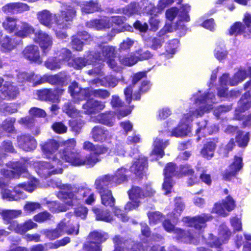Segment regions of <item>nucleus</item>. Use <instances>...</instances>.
Segmentation results:
<instances>
[{"label": "nucleus", "mask_w": 251, "mask_h": 251, "mask_svg": "<svg viewBox=\"0 0 251 251\" xmlns=\"http://www.w3.org/2000/svg\"><path fill=\"white\" fill-rule=\"evenodd\" d=\"M75 142L73 139L68 140L63 143V148L59 151L61 158L74 166L93 167L101 160L100 155L106 153L108 150V148L104 145H95L86 141L83 143V149L93 152L83 156L75 149Z\"/></svg>", "instance_id": "1"}, {"label": "nucleus", "mask_w": 251, "mask_h": 251, "mask_svg": "<svg viewBox=\"0 0 251 251\" xmlns=\"http://www.w3.org/2000/svg\"><path fill=\"white\" fill-rule=\"evenodd\" d=\"M57 197L63 201H66V204L72 207L75 204V201H84L88 205H91L95 201V194L88 188L79 187L75 192L59 191Z\"/></svg>", "instance_id": "2"}, {"label": "nucleus", "mask_w": 251, "mask_h": 251, "mask_svg": "<svg viewBox=\"0 0 251 251\" xmlns=\"http://www.w3.org/2000/svg\"><path fill=\"white\" fill-rule=\"evenodd\" d=\"M251 107V95L250 91L246 92L241 97L239 103L236 108L233 119L236 121H242L241 127L245 128L251 127V113L244 115L242 113Z\"/></svg>", "instance_id": "3"}, {"label": "nucleus", "mask_w": 251, "mask_h": 251, "mask_svg": "<svg viewBox=\"0 0 251 251\" xmlns=\"http://www.w3.org/2000/svg\"><path fill=\"white\" fill-rule=\"evenodd\" d=\"M154 191L151 189L148 190L143 189L141 187L131 185L128 190L127 194L130 201H128L125 206V209L127 211H130L137 208L140 204V199H144L153 195Z\"/></svg>", "instance_id": "4"}, {"label": "nucleus", "mask_w": 251, "mask_h": 251, "mask_svg": "<svg viewBox=\"0 0 251 251\" xmlns=\"http://www.w3.org/2000/svg\"><path fill=\"white\" fill-rule=\"evenodd\" d=\"M49 161H42L38 163L37 173L41 177H47L52 175L61 174L63 172V162L58 158L48 159Z\"/></svg>", "instance_id": "5"}, {"label": "nucleus", "mask_w": 251, "mask_h": 251, "mask_svg": "<svg viewBox=\"0 0 251 251\" xmlns=\"http://www.w3.org/2000/svg\"><path fill=\"white\" fill-rule=\"evenodd\" d=\"M243 167V157L234 155L232 162L221 175L223 179L226 181H232L234 179H237L238 175Z\"/></svg>", "instance_id": "6"}, {"label": "nucleus", "mask_w": 251, "mask_h": 251, "mask_svg": "<svg viewBox=\"0 0 251 251\" xmlns=\"http://www.w3.org/2000/svg\"><path fill=\"white\" fill-rule=\"evenodd\" d=\"M65 92L64 88L57 86L54 88H44L38 90L37 91V95L38 99L40 100L58 103Z\"/></svg>", "instance_id": "7"}, {"label": "nucleus", "mask_w": 251, "mask_h": 251, "mask_svg": "<svg viewBox=\"0 0 251 251\" xmlns=\"http://www.w3.org/2000/svg\"><path fill=\"white\" fill-rule=\"evenodd\" d=\"M26 33L27 37L32 38L33 41L39 45L42 54L47 55L51 50L52 46V40L46 32H24Z\"/></svg>", "instance_id": "8"}, {"label": "nucleus", "mask_w": 251, "mask_h": 251, "mask_svg": "<svg viewBox=\"0 0 251 251\" xmlns=\"http://www.w3.org/2000/svg\"><path fill=\"white\" fill-rule=\"evenodd\" d=\"M26 37H27V35L24 32H14V34L10 36L6 35L0 39L1 50L4 52H10L16 48L21 42L22 39Z\"/></svg>", "instance_id": "9"}, {"label": "nucleus", "mask_w": 251, "mask_h": 251, "mask_svg": "<svg viewBox=\"0 0 251 251\" xmlns=\"http://www.w3.org/2000/svg\"><path fill=\"white\" fill-rule=\"evenodd\" d=\"M7 166L9 169H3L1 171L2 175L6 178H19L22 174L27 172L25 164L22 162H10Z\"/></svg>", "instance_id": "10"}, {"label": "nucleus", "mask_w": 251, "mask_h": 251, "mask_svg": "<svg viewBox=\"0 0 251 251\" xmlns=\"http://www.w3.org/2000/svg\"><path fill=\"white\" fill-rule=\"evenodd\" d=\"M123 18L120 16H114L105 18L100 20H93L86 23V26L95 30H102L104 28H109L112 26V23L120 25L123 23Z\"/></svg>", "instance_id": "11"}, {"label": "nucleus", "mask_w": 251, "mask_h": 251, "mask_svg": "<svg viewBox=\"0 0 251 251\" xmlns=\"http://www.w3.org/2000/svg\"><path fill=\"white\" fill-rule=\"evenodd\" d=\"M212 219L213 216L211 215L204 213L193 217H187L185 222L189 227L200 231L205 228L207 226L206 223Z\"/></svg>", "instance_id": "12"}, {"label": "nucleus", "mask_w": 251, "mask_h": 251, "mask_svg": "<svg viewBox=\"0 0 251 251\" xmlns=\"http://www.w3.org/2000/svg\"><path fill=\"white\" fill-rule=\"evenodd\" d=\"M70 81V75L66 72H60L54 75H44V83L47 82L51 85L59 86L63 88L68 84Z\"/></svg>", "instance_id": "13"}, {"label": "nucleus", "mask_w": 251, "mask_h": 251, "mask_svg": "<svg viewBox=\"0 0 251 251\" xmlns=\"http://www.w3.org/2000/svg\"><path fill=\"white\" fill-rule=\"evenodd\" d=\"M148 168V160L147 157L139 156L129 168V171L136 177L142 179L146 176V171Z\"/></svg>", "instance_id": "14"}, {"label": "nucleus", "mask_w": 251, "mask_h": 251, "mask_svg": "<svg viewBox=\"0 0 251 251\" xmlns=\"http://www.w3.org/2000/svg\"><path fill=\"white\" fill-rule=\"evenodd\" d=\"M75 11L71 6L62 8L61 15L56 17V21L59 29H67L69 24L67 22L71 21L75 17Z\"/></svg>", "instance_id": "15"}, {"label": "nucleus", "mask_w": 251, "mask_h": 251, "mask_svg": "<svg viewBox=\"0 0 251 251\" xmlns=\"http://www.w3.org/2000/svg\"><path fill=\"white\" fill-rule=\"evenodd\" d=\"M143 40L147 42L151 43L150 48L153 50H157L162 47V44L169 36L168 32H158L155 37L149 36V32H141Z\"/></svg>", "instance_id": "16"}, {"label": "nucleus", "mask_w": 251, "mask_h": 251, "mask_svg": "<svg viewBox=\"0 0 251 251\" xmlns=\"http://www.w3.org/2000/svg\"><path fill=\"white\" fill-rule=\"evenodd\" d=\"M37 226L36 223L33 222L31 219H29L21 224L18 223L17 221H14L7 228L17 234L24 235L28 230L36 228Z\"/></svg>", "instance_id": "17"}, {"label": "nucleus", "mask_w": 251, "mask_h": 251, "mask_svg": "<svg viewBox=\"0 0 251 251\" xmlns=\"http://www.w3.org/2000/svg\"><path fill=\"white\" fill-rule=\"evenodd\" d=\"M219 142L218 137L210 138L205 143L200 151V154L204 159L211 160L214 156L215 151Z\"/></svg>", "instance_id": "18"}, {"label": "nucleus", "mask_w": 251, "mask_h": 251, "mask_svg": "<svg viewBox=\"0 0 251 251\" xmlns=\"http://www.w3.org/2000/svg\"><path fill=\"white\" fill-rule=\"evenodd\" d=\"M90 134L94 142L100 143L106 142L111 138L109 130L100 125L94 126L91 130Z\"/></svg>", "instance_id": "19"}, {"label": "nucleus", "mask_w": 251, "mask_h": 251, "mask_svg": "<svg viewBox=\"0 0 251 251\" xmlns=\"http://www.w3.org/2000/svg\"><path fill=\"white\" fill-rule=\"evenodd\" d=\"M23 54L24 57L31 63L40 64L42 62L39 48L36 45L26 46L23 51Z\"/></svg>", "instance_id": "20"}, {"label": "nucleus", "mask_w": 251, "mask_h": 251, "mask_svg": "<svg viewBox=\"0 0 251 251\" xmlns=\"http://www.w3.org/2000/svg\"><path fill=\"white\" fill-rule=\"evenodd\" d=\"M17 140L20 148L26 151H33L36 148V140L28 134H22L18 136Z\"/></svg>", "instance_id": "21"}, {"label": "nucleus", "mask_w": 251, "mask_h": 251, "mask_svg": "<svg viewBox=\"0 0 251 251\" xmlns=\"http://www.w3.org/2000/svg\"><path fill=\"white\" fill-rule=\"evenodd\" d=\"M133 86L130 85L124 89V93L125 100L126 102L129 105L128 108L125 109L120 110L118 112L117 116L118 119H121L130 114L134 107V105H130L132 100H133Z\"/></svg>", "instance_id": "22"}, {"label": "nucleus", "mask_w": 251, "mask_h": 251, "mask_svg": "<svg viewBox=\"0 0 251 251\" xmlns=\"http://www.w3.org/2000/svg\"><path fill=\"white\" fill-rule=\"evenodd\" d=\"M56 15H52V14L48 10H43L39 12L37 14V18L40 23L49 27L55 29L56 25L57 24L56 21Z\"/></svg>", "instance_id": "23"}, {"label": "nucleus", "mask_w": 251, "mask_h": 251, "mask_svg": "<svg viewBox=\"0 0 251 251\" xmlns=\"http://www.w3.org/2000/svg\"><path fill=\"white\" fill-rule=\"evenodd\" d=\"M83 108L86 114L88 115L96 114L105 107L104 102L100 100L89 99L83 105Z\"/></svg>", "instance_id": "24"}, {"label": "nucleus", "mask_w": 251, "mask_h": 251, "mask_svg": "<svg viewBox=\"0 0 251 251\" xmlns=\"http://www.w3.org/2000/svg\"><path fill=\"white\" fill-rule=\"evenodd\" d=\"M59 147V144L57 141L50 139L43 144L41 148L46 158L52 159L57 158L54 153Z\"/></svg>", "instance_id": "25"}, {"label": "nucleus", "mask_w": 251, "mask_h": 251, "mask_svg": "<svg viewBox=\"0 0 251 251\" xmlns=\"http://www.w3.org/2000/svg\"><path fill=\"white\" fill-rule=\"evenodd\" d=\"M112 178L110 174H106L99 176L95 180V188L99 192L109 189V187L115 186L114 185Z\"/></svg>", "instance_id": "26"}, {"label": "nucleus", "mask_w": 251, "mask_h": 251, "mask_svg": "<svg viewBox=\"0 0 251 251\" xmlns=\"http://www.w3.org/2000/svg\"><path fill=\"white\" fill-rule=\"evenodd\" d=\"M66 223L60 222L56 227L53 229H46L43 231V234L50 240H54L63 235L65 233Z\"/></svg>", "instance_id": "27"}, {"label": "nucleus", "mask_w": 251, "mask_h": 251, "mask_svg": "<svg viewBox=\"0 0 251 251\" xmlns=\"http://www.w3.org/2000/svg\"><path fill=\"white\" fill-rule=\"evenodd\" d=\"M19 78L21 79L23 82L31 83L34 87L44 83V75L41 76L33 72L30 73L23 72L19 75Z\"/></svg>", "instance_id": "28"}, {"label": "nucleus", "mask_w": 251, "mask_h": 251, "mask_svg": "<svg viewBox=\"0 0 251 251\" xmlns=\"http://www.w3.org/2000/svg\"><path fill=\"white\" fill-rule=\"evenodd\" d=\"M0 194L3 199L7 200L9 201H17L25 198L23 192L17 190L16 187L12 190L6 188L1 191Z\"/></svg>", "instance_id": "29"}, {"label": "nucleus", "mask_w": 251, "mask_h": 251, "mask_svg": "<svg viewBox=\"0 0 251 251\" xmlns=\"http://www.w3.org/2000/svg\"><path fill=\"white\" fill-rule=\"evenodd\" d=\"M68 92L72 98L77 100H82L87 97L86 90L78 88V83L75 80L68 86Z\"/></svg>", "instance_id": "30"}, {"label": "nucleus", "mask_w": 251, "mask_h": 251, "mask_svg": "<svg viewBox=\"0 0 251 251\" xmlns=\"http://www.w3.org/2000/svg\"><path fill=\"white\" fill-rule=\"evenodd\" d=\"M152 83L149 80H144L140 83L138 89L133 94V100L139 101L141 99V96L148 92L151 89Z\"/></svg>", "instance_id": "31"}, {"label": "nucleus", "mask_w": 251, "mask_h": 251, "mask_svg": "<svg viewBox=\"0 0 251 251\" xmlns=\"http://www.w3.org/2000/svg\"><path fill=\"white\" fill-rule=\"evenodd\" d=\"M127 172V169L122 167L118 168L114 174H110L115 186L128 180V176L126 175Z\"/></svg>", "instance_id": "32"}, {"label": "nucleus", "mask_w": 251, "mask_h": 251, "mask_svg": "<svg viewBox=\"0 0 251 251\" xmlns=\"http://www.w3.org/2000/svg\"><path fill=\"white\" fill-rule=\"evenodd\" d=\"M89 241L100 245L105 242L108 238V234L101 230H95L91 231L88 236Z\"/></svg>", "instance_id": "33"}, {"label": "nucleus", "mask_w": 251, "mask_h": 251, "mask_svg": "<svg viewBox=\"0 0 251 251\" xmlns=\"http://www.w3.org/2000/svg\"><path fill=\"white\" fill-rule=\"evenodd\" d=\"M100 196L101 204L105 207H113L115 204V199L113 196L111 190L106 189L98 192Z\"/></svg>", "instance_id": "34"}, {"label": "nucleus", "mask_w": 251, "mask_h": 251, "mask_svg": "<svg viewBox=\"0 0 251 251\" xmlns=\"http://www.w3.org/2000/svg\"><path fill=\"white\" fill-rule=\"evenodd\" d=\"M22 213L21 210L3 209L0 211L2 219L5 222V224L9 225L14 221H12V220L19 217Z\"/></svg>", "instance_id": "35"}, {"label": "nucleus", "mask_w": 251, "mask_h": 251, "mask_svg": "<svg viewBox=\"0 0 251 251\" xmlns=\"http://www.w3.org/2000/svg\"><path fill=\"white\" fill-rule=\"evenodd\" d=\"M179 45V40L174 39L170 40L165 46V51L162 53L167 58H171L176 51Z\"/></svg>", "instance_id": "36"}, {"label": "nucleus", "mask_w": 251, "mask_h": 251, "mask_svg": "<svg viewBox=\"0 0 251 251\" xmlns=\"http://www.w3.org/2000/svg\"><path fill=\"white\" fill-rule=\"evenodd\" d=\"M190 128L188 124L180 121L177 126L173 129L171 135L176 137L185 136L190 131Z\"/></svg>", "instance_id": "37"}, {"label": "nucleus", "mask_w": 251, "mask_h": 251, "mask_svg": "<svg viewBox=\"0 0 251 251\" xmlns=\"http://www.w3.org/2000/svg\"><path fill=\"white\" fill-rule=\"evenodd\" d=\"M65 203H61L57 201H47L46 202L49 210L52 213H59L65 212L69 209V205L66 204V201Z\"/></svg>", "instance_id": "38"}, {"label": "nucleus", "mask_w": 251, "mask_h": 251, "mask_svg": "<svg viewBox=\"0 0 251 251\" xmlns=\"http://www.w3.org/2000/svg\"><path fill=\"white\" fill-rule=\"evenodd\" d=\"M1 91L2 93L9 99H15L19 94L18 88L8 82L5 83Z\"/></svg>", "instance_id": "39"}, {"label": "nucleus", "mask_w": 251, "mask_h": 251, "mask_svg": "<svg viewBox=\"0 0 251 251\" xmlns=\"http://www.w3.org/2000/svg\"><path fill=\"white\" fill-rule=\"evenodd\" d=\"M250 133L247 132L245 134L242 130H239L235 136L236 142L240 148H244L246 147L250 141Z\"/></svg>", "instance_id": "40"}, {"label": "nucleus", "mask_w": 251, "mask_h": 251, "mask_svg": "<svg viewBox=\"0 0 251 251\" xmlns=\"http://www.w3.org/2000/svg\"><path fill=\"white\" fill-rule=\"evenodd\" d=\"M70 130L75 135H78L81 132L84 125V121L80 119H71L68 121Z\"/></svg>", "instance_id": "41"}, {"label": "nucleus", "mask_w": 251, "mask_h": 251, "mask_svg": "<svg viewBox=\"0 0 251 251\" xmlns=\"http://www.w3.org/2000/svg\"><path fill=\"white\" fill-rule=\"evenodd\" d=\"M93 211L95 214L96 220L105 222H110L112 221V218L108 210L94 208L93 209Z\"/></svg>", "instance_id": "42"}, {"label": "nucleus", "mask_w": 251, "mask_h": 251, "mask_svg": "<svg viewBox=\"0 0 251 251\" xmlns=\"http://www.w3.org/2000/svg\"><path fill=\"white\" fill-rule=\"evenodd\" d=\"M68 64L75 70H81L88 64V60L84 57H74L68 62Z\"/></svg>", "instance_id": "43"}, {"label": "nucleus", "mask_w": 251, "mask_h": 251, "mask_svg": "<svg viewBox=\"0 0 251 251\" xmlns=\"http://www.w3.org/2000/svg\"><path fill=\"white\" fill-rule=\"evenodd\" d=\"M175 201V208L171 212L168 214V216L173 217L174 219H177L180 216L184 209L185 205L180 198H176Z\"/></svg>", "instance_id": "44"}, {"label": "nucleus", "mask_w": 251, "mask_h": 251, "mask_svg": "<svg viewBox=\"0 0 251 251\" xmlns=\"http://www.w3.org/2000/svg\"><path fill=\"white\" fill-rule=\"evenodd\" d=\"M166 147L165 142L163 140L156 139L154 141V145L152 151V154L160 158H162L164 155V149Z\"/></svg>", "instance_id": "45"}, {"label": "nucleus", "mask_w": 251, "mask_h": 251, "mask_svg": "<svg viewBox=\"0 0 251 251\" xmlns=\"http://www.w3.org/2000/svg\"><path fill=\"white\" fill-rule=\"evenodd\" d=\"M119 60L121 64L126 66H132L137 62L136 56L133 53L124 56L119 55Z\"/></svg>", "instance_id": "46"}, {"label": "nucleus", "mask_w": 251, "mask_h": 251, "mask_svg": "<svg viewBox=\"0 0 251 251\" xmlns=\"http://www.w3.org/2000/svg\"><path fill=\"white\" fill-rule=\"evenodd\" d=\"M178 171H176V163L170 162L167 163L164 169V177L172 178L174 176H177Z\"/></svg>", "instance_id": "47"}, {"label": "nucleus", "mask_w": 251, "mask_h": 251, "mask_svg": "<svg viewBox=\"0 0 251 251\" xmlns=\"http://www.w3.org/2000/svg\"><path fill=\"white\" fill-rule=\"evenodd\" d=\"M98 120L100 123L107 126H112L114 125L112 114L110 111L100 114Z\"/></svg>", "instance_id": "48"}, {"label": "nucleus", "mask_w": 251, "mask_h": 251, "mask_svg": "<svg viewBox=\"0 0 251 251\" xmlns=\"http://www.w3.org/2000/svg\"><path fill=\"white\" fill-rule=\"evenodd\" d=\"M147 216L150 224L153 225L160 223L164 218V215L159 211L149 212Z\"/></svg>", "instance_id": "49"}, {"label": "nucleus", "mask_w": 251, "mask_h": 251, "mask_svg": "<svg viewBox=\"0 0 251 251\" xmlns=\"http://www.w3.org/2000/svg\"><path fill=\"white\" fill-rule=\"evenodd\" d=\"M16 122L15 118H9L5 119L1 126L3 129L8 133H14L15 131L14 123Z\"/></svg>", "instance_id": "50"}, {"label": "nucleus", "mask_w": 251, "mask_h": 251, "mask_svg": "<svg viewBox=\"0 0 251 251\" xmlns=\"http://www.w3.org/2000/svg\"><path fill=\"white\" fill-rule=\"evenodd\" d=\"M45 65L50 70H55L61 68L60 61L56 57L48 58L45 62Z\"/></svg>", "instance_id": "51"}, {"label": "nucleus", "mask_w": 251, "mask_h": 251, "mask_svg": "<svg viewBox=\"0 0 251 251\" xmlns=\"http://www.w3.org/2000/svg\"><path fill=\"white\" fill-rule=\"evenodd\" d=\"M194 171V168L190 164L188 163L181 164L179 166L177 176L179 177L187 176L193 173Z\"/></svg>", "instance_id": "52"}, {"label": "nucleus", "mask_w": 251, "mask_h": 251, "mask_svg": "<svg viewBox=\"0 0 251 251\" xmlns=\"http://www.w3.org/2000/svg\"><path fill=\"white\" fill-rule=\"evenodd\" d=\"M100 9V5L97 1H90L86 2V4L81 8L83 12L86 13H93Z\"/></svg>", "instance_id": "53"}, {"label": "nucleus", "mask_w": 251, "mask_h": 251, "mask_svg": "<svg viewBox=\"0 0 251 251\" xmlns=\"http://www.w3.org/2000/svg\"><path fill=\"white\" fill-rule=\"evenodd\" d=\"M113 242L114 245V249L126 250L129 240H124L120 235H116L113 238Z\"/></svg>", "instance_id": "54"}, {"label": "nucleus", "mask_w": 251, "mask_h": 251, "mask_svg": "<svg viewBox=\"0 0 251 251\" xmlns=\"http://www.w3.org/2000/svg\"><path fill=\"white\" fill-rule=\"evenodd\" d=\"M215 58L219 61L225 59L228 54V52L225 50V46L217 45L214 50Z\"/></svg>", "instance_id": "55"}, {"label": "nucleus", "mask_w": 251, "mask_h": 251, "mask_svg": "<svg viewBox=\"0 0 251 251\" xmlns=\"http://www.w3.org/2000/svg\"><path fill=\"white\" fill-rule=\"evenodd\" d=\"M211 213H215L219 216L225 217L228 215V213L226 211L223 203L217 202L215 203L212 207Z\"/></svg>", "instance_id": "56"}, {"label": "nucleus", "mask_w": 251, "mask_h": 251, "mask_svg": "<svg viewBox=\"0 0 251 251\" xmlns=\"http://www.w3.org/2000/svg\"><path fill=\"white\" fill-rule=\"evenodd\" d=\"M51 128L55 133L58 134L66 133L68 129L67 126L61 121L54 122L52 124Z\"/></svg>", "instance_id": "57"}, {"label": "nucleus", "mask_w": 251, "mask_h": 251, "mask_svg": "<svg viewBox=\"0 0 251 251\" xmlns=\"http://www.w3.org/2000/svg\"><path fill=\"white\" fill-rule=\"evenodd\" d=\"M101 52L106 60L116 57V48L112 46H103Z\"/></svg>", "instance_id": "58"}, {"label": "nucleus", "mask_w": 251, "mask_h": 251, "mask_svg": "<svg viewBox=\"0 0 251 251\" xmlns=\"http://www.w3.org/2000/svg\"><path fill=\"white\" fill-rule=\"evenodd\" d=\"M140 10V7L138 3L131 2L123 9V13L125 15L130 16L138 13Z\"/></svg>", "instance_id": "59"}, {"label": "nucleus", "mask_w": 251, "mask_h": 251, "mask_svg": "<svg viewBox=\"0 0 251 251\" xmlns=\"http://www.w3.org/2000/svg\"><path fill=\"white\" fill-rule=\"evenodd\" d=\"M90 94L95 98L105 99L109 97L110 93L106 89H98L91 90Z\"/></svg>", "instance_id": "60"}, {"label": "nucleus", "mask_w": 251, "mask_h": 251, "mask_svg": "<svg viewBox=\"0 0 251 251\" xmlns=\"http://www.w3.org/2000/svg\"><path fill=\"white\" fill-rule=\"evenodd\" d=\"M225 209L227 212L232 211L236 207V202L233 198L230 196H227L225 199L222 201Z\"/></svg>", "instance_id": "61"}, {"label": "nucleus", "mask_w": 251, "mask_h": 251, "mask_svg": "<svg viewBox=\"0 0 251 251\" xmlns=\"http://www.w3.org/2000/svg\"><path fill=\"white\" fill-rule=\"evenodd\" d=\"M126 251H147L142 243L129 240Z\"/></svg>", "instance_id": "62"}, {"label": "nucleus", "mask_w": 251, "mask_h": 251, "mask_svg": "<svg viewBox=\"0 0 251 251\" xmlns=\"http://www.w3.org/2000/svg\"><path fill=\"white\" fill-rule=\"evenodd\" d=\"M51 217V214L47 211L45 210L34 215L33 219L39 223H42L50 220Z\"/></svg>", "instance_id": "63"}, {"label": "nucleus", "mask_w": 251, "mask_h": 251, "mask_svg": "<svg viewBox=\"0 0 251 251\" xmlns=\"http://www.w3.org/2000/svg\"><path fill=\"white\" fill-rule=\"evenodd\" d=\"M88 209L84 205H80L76 207L74 209V214L76 217H80L81 219H86Z\"/></svg>", "instance_id": "64"}]
</instances>
